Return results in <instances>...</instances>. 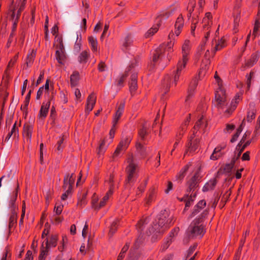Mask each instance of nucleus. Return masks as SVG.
<instances>
[{"label": "nucleus", "mask_w": 260, "mask_h": 260, "mask_svg": "<svg viewBox=\"0 0 260 260\" xmlns=\"http://www.w3.org/2000/svg\"><path fill=\"white\" fill-rule=\"evenodd\" d=\"M236 164L235 162H233L232 160L230 164H226L224 167V170L228 172H230L233 168L236 167Z\"/></svg>", "instance_id": "41"}, {"label": "nucleus", "mask_w": 260, "mask_h": 260, "mask_svg": "<svg viewBox=\"0 0 260 260\" xmlns=\"http://www.w3.org/2000/svg\"><path fill=\"white\" fill-rule=\"evenodd\" d=\"M126 76H127V74H126V73H125L124 74L121 75L120 76H119V77L117 79L116 82H117V84L118 86H122L123 82Z\"/></svg>", "instance_id": "40"}, {"label": "nucleus", "mask_w": 260, "mask_h": 260, "mask_svg": "<svg viewBox=\"0 0 260 260\" xmlns=\"http://www.w3.org/2000/svg\"><path fill=\"white\" fill-rule=\"evenodd\" d=\"M123 146H124V143L123 141H121L119 144H118V145L117 146L116 150H115L113 154V159H114L116 157H118L121 152L123 151V150H125V149L123 148Z\"/></svg>", "instance_id": "21"}, {"label": "nucleus", "mask_w": 260, "mask_h": 260, "mask_svg": "<svg viewBox=\"0 0 260 260\" xmlns=\"http://www.w3.org/2000/svg\"><path fill=\"white\" fill-rule=\"evenodd\" d=\"M35 57V53L33 52H31L30 54L27 55L26 61V64L27 67L30 66L32 64Z\"/></svg>", "instance_id": "34"}, {"label": "nucleus", "mask_w": 260, "mask_h": 260, "mask_svg": "<svg viewBox=\"0 0 260 260\" xmlns=\"http://www.w3.org/2000/svg\"><path fill=\"white\" fill-rule=\"evenodd\" d=\"M172 10L171 11H168L165 12H163L162 14H161L157 18V24L156 25H154L152 26L151 28H150L145 34V37L146 38H149L151 36H152L155 33H156L158 30V27L160 25V18H162L163 19H166L168 18L172 14Z\"/></svg>", "instance_id": "5"}, {"label": "nucleus", "mask_w": 260, "mask_h": 260, "mask_svg": "<svg viewBox=\"0 0 260 260\" xmlns=\"http://www.w3.org/2000/svg\"><path fill=\"white\" fill-rule=\"evenodd\" d=\"M196 247H197V246L194 245L192 247H190V248L189 249V250L187 252V256L191 255L193 253V252L195 250Z\"/></svg>", "instance_id": "64"}, {"label": "nucleus", "mask_w": 260, "mask_h": 260, "mask_svg": "<svg viewBox=\"0 0 260 260\" xmlns=\"http://www.w3.org/2000/svg\"><path fill=\"white\" fill-rule=\"evenodd\" d=\"M133 42V38L131 35H127L123 42V47L126 49Z\"/></svg>", "instance_id": "31"}, {"label": "nucleus", "mask_w": 260, "mask_h": 260, "mask_svg": "<svg viewBox=\"0 0 260 260\" xmlns=\"http://www.w3.org/2000/svg\"><path fill=\"white\" fill-rule=\"evenodd\" d=\"M130 92L132 93L137 87V74L134 73L131 77V81L129 82Z\"/></svg>", "instance_id": "14"}, {"label": "nucleus", "mask_w": 260, "mask_h": 260, "mask_svg": "<svg viewBox=\"0 0 260 260\" xmlns=\"http://www.w3.org/2000/svg\"><path fill=\"white\" fill-rule=\"evenodd\" d=\"M104 145H105V141H103V142L100 144L99 148V150H98L99 154H100V153L103 154L106 151V148L104 146Z\"/></svg>", "instance_id": "51"}, {"label": "nucleus", "mask_w": 260, "mask_h": 260, "mask_svg": "<svg viewBox=\"0 0 260 260\" xmlns=\"http://www.w3.org/2000/svg\"><path fill=\"white\" fill-rule=\"evenodd\" d=\"M189 42L185 41L182 47V59L179 61L181 62V64H183V67H185L188 60L187 55L189 53Z\"/></svg>", "instance_id": "7"}, {"label": "nucleus", "mask_w": 260, "mask_h": 260, "mask_svg": "<svg viewBox=\"0 0 260 260\" xmlns=\"http://www.w3.org/2000/svg\"><path fill=\"white\" fill-rule=\"evenodd\" d=\"M212 16L210 13L208 12L206 14L205 17L203 19V22L204 23V28L206 29L208 26H210L212 24L211 19Z\"/></svg>", "instance_id": "26"}, {"label": "nucleus", "mask_w": 260, "mask_h": 260, "mask_svg": "<svg viewBox=\"0 0 260 260\" xmlns=\"http://www.w3.org/2000/svg\"><path fill=\"white\" fill-rule=\"evenodd\" d=\"M239 99H240V96H237L236 97L235 99L232 101L231 104V107L230 108H229L226 110V111H225L226 113L230 114L235 109V108L237 106V104L238 103V100H239Z\"/></svg>", "instance_id": "25"}, {"label": "nucleus", "mask_w": 260, "mask_h": 260, "mask_svg": "<svg viewBox=\"0 0 260 260\" xmlns=\"http://www.w3.org/2000/svg\"><path fill=\"white\" fill-rule=\"evenodd\" d=\"M96 102V98L91 94L87 98L86 112L89 113L92 109Z\"/></svg>", "instance_id": "11"}, {"label": "nucleus", "mask_w": 260, "mask_h": 260, "mask_svg": "<svg viewBox=\"0 0 260 260\" xmlns=\"http://www.w3.org/2000/svg\"><path fill=\"white\" fill-rule=\"evenodd\" d=\"M192 138H191L189 142L186 145L187 149L185 152L184 155H186L188 152L192 153L194 152L198 147L199 140L196 139L194 141H192Z\"/></svg>", "instance_id": "10"}, {"label": "nucleus", "mask_w": 260, "mask_h": 260, "mask_svg": "<svg viewBox=\"0 0 260 260\" xmlns=\"http://www.w3.org/2000/svg\"><path fill=\"white\" fill-rule=\"evenodd\" d=\"M201 209H200V208H197V205H196L194 207L193 211H192L191 216H195L197 213H198Z\"/></svg>", "instance_id": "61"}, {"label": "nucleus", "mask_w": 260, "mask_h": 260, "mask_svg": "<svg viewBox=\"0 0 260 260\" xmlns=\"http://www.w3.org/2000/svg\"><path fill=\"white\" fill-rule=\"evenodd\" d=\"M88 54L86 51L82 52L79 56L78 60L80 63H85L86 62Z\"/></svg>", "instance_id": "32"}, {"label": "nucleus", "mask_w": 260, "mask_h": 260, "mask_svg": "<svg viewBox=\"0 0 260 260\" xmlns=\"http://www.w3.org/2000/svg\"><path fill=\"white\" fill-rule=\"evenodd\" d=\"M178 231H179V228H175L172 231V232L170 233V237L171 238H172V237H174L175 236V235H176L177 234Z\"/></svg>", "instance_id": "63"}, {"label": "nucleus", "mask_w": 260, "mask_h": 260, "mask_svg": "<svg viewBox=\"0 0 260 260\" xmlns=\"http://www.w3.org/2000/svg\"><path fill=\"white\" fill-rule=\"evenodd\" d=\"M89 44L93 51H98V42L96 38L93 37H90L88 38Z\"/></svg>", "instance_id": "27"}, {"label": "nucleus", "mask_w": 260, "mask_h": 260, "mask_svg": "<svg viewBox=\"0 0 260 260\" xmlns=\"http://www.w3.org/2000/svg\"><path fill=\"white\" fill-rule=\"evenodd\" d=\"M223 47H224V45H223V43H222L221 40L220 42L216 43V45L213 50V52L214 54L215 53V52L217 51H218V50L223 48Z\"/></svg>", "instance_id": "44"}, {"label": "nucleus", "mask_w": 260, "mask_h": 260, "mask_svg": "<svg viewBox=\"0 0 260 260\" xmlns=\"http://www.w3.org/2000/svg\"><path fill=\"white\" fill-rule=\"evenodd\" d=\"M149 222L148 218H145V219H142L139 221L137 224V229L139 231H143L145 225L147 224Z\"/></svg>", "instance_id": "30"}, {"label": "nucleus", "mask_w": 260, "mask_h": 260, "mask_svg": "<svg viewBox=\"0 0 260 260\" xmlns=\"http://www.w3.org/2000/svg\"><path fill=\"white\" fill-rule=\"evenodd\" d=\"M137 149L140 154L142 156H145L147 153L146 148L140 143H138L137 144Z\"/></svg>", "instance_id": "33"}, {"label": "nucleus", "mask_w": 260, "mask_h": 260, "mask_svg": "<svg viewBox=\"0 0 260 260\" xmlns=\"http://www.w3.org/2000/svg\"><path fill=\"white\" fill-rule=\"evenodd\" d=\"M255 118V111L252 110V111H249L247 113V120L248 122H250L253 119Z\"/></svg>", "instance_id": "43"}, {"label": "nucleus", "mask_w": 260, "mask_h": 260, "mask_svg": "<svg viewBox=\"0 0 260 260\" xmlns=\"http://www.w3.org/2000/svg\"><path fill=\"white\" fill-rule=\"evenodd\" d=\"M79 80V73L77 71H74L71 76L70 81L72 86H76L78 81Z\"/></svg>", "instance_id": "24"}, {"label": "nucleus", "mask_w": 260, "mask_h": 260, "mask_svg": "<svg viewBox=\"0 0 260 260\" xmlns=\"http://www.w3.org/2000/svg\"><path fill=\"white\" fill-rule=\"evenodd\" d=\"M200 218H196L190 224L186 232V235L188 240L190 238L199 236L202 237L204 234L203 226L201 223Z\"/></svg>", "instance_id": "2"}, {"label": "nucleus", "mask_w": 260, "mask_h": 260, "mask_svg": "<svg viewBox=\"0 0 260 260\" xmlns=\"http://www.w3.org/2000/svg\"><path fill=\"white\" fill-rule=\"evenodd\" d=\"M197 208L202 209L206 206V202L204 200L200 201L197 205Z\"/></svg>", "instance_id": "57"}, {"label": "nucleus", "mask_w": 260, "mask_h": 260, "mask_svg": "<svg viewBox=\"0 0 260 260\" xmlns=\"http://www.w3.org/2000/svg\"><path fill=\"white\" fill-rule=\"evenodd\" d=\"M208 214V211L207 210H205L202 212L200 217L198 218L201 219V223L203 221V219L207 216Z\"/></svg>", "instance_id": "58"}, {"label": "nucleus", "mask_w": 260, "mask_h": 260, "mask_svg": "<svg viewBox=\"0 0 260 260\" xmlns=\"http://www.w3.org/2000/svg\"><path fill=\"white\" fill-rule=\"evenodd\" d=\"M16 222V213L15 211H12V214L9 219V228L13 226Z\"/></svg>", "instance_id": "35"}, {"label": "nucleus", "mask_w": 260, "mask_h": 260, "mask_svg": "<svg viewBox=\"0 0 260 260\" xmlns=\"http://www.w3.org/2000/svg\"><path fill=\"white\" fill-rule=\"evenodd\" d=\"M243 151L244 150L241 148V146H240V145H237L232 159L233 162L237 163L238 159Z\"/></svg>", "instance_id": "16"}, {"label": "nucleus", "mask_w": 260, "mask_h": 260, "mask_svg": "<svg viewBox=\"0 0 260 260\" xmlns=\"http://www.w3.org/2000/svg\"><path fill=\"white\" fill-rule=\"evenodd\" d=\"M51 100L52 98L50 96L49 97V101L47 103H43L42 104V105L40 111V117L42 118H45L47 116L50 105V101Z\"/></svg>", "instance_id": "13"}, {"label": "nucleus", "mask_w": 260, "mask_h": 260, "mask_svg": "<svg viewBox=\"0 0 260 260\" xmlns=\"http://www.w3.org/2000/svg\"><path fill=\"white\" fill-rule=\"evenodd\" d=\"M217 181L215 179L210 180L207 182L203 188V191H207L213 189L216 184Z\"/></svg>", "instance_id": "18"}, {"label": "nucleus", "mask_w": 260, "mask_h": 260, "mask_svg": "<svg viewBox=\"0 0 260 260\" xmlns=\"http://www.w3.org/2000/svg\"><path fill=\"white\" fill-rule=\"evenodd\" d=\"M249 153L250 152L249 151H246V152H245L242 157H241V159L242 160H249L250 159V156H249Z\"/></svg>", "instance_id": "56"}, {"label": "nucleus", "mask_w": 260, "mask_h": 260, "mask_svg": "<svg viewBox=\"0 0 260 260\" xmlns=\"http://www.w3.org/2000/svg\"><path fill=\"white\" fill-rule=\"evenodd\" d=\"M165 51L166 46L164 44L160 45V46L155 50V52L153 54V62L154 63L156 62L157 59L161 56L163 53H164Z\"/></svg>", "instance_id": "12"}, {"label": "nucleus", "mask_w": 260, "mask_h": 260, "mask_svg": "<svg viewBox=\"0 0 260 260\" xmlns=\"http://www.w3.org/2000/svg\"><path fill=\"white\" fill-rule=\"evenodd\" d=\"M63 207V206H55L54 208V211L56 212V214L57 215H59L61 213L62 211V208Z\"/></svg>", "instance_id": "59"}, {"label": "nucleus", "mask_w": 260, "mask_h": 260, "mask_svg": "<svg viewBox=\"0 0 260 260\" xmlns=\"http://www.w3.org/2000/svg\"><path fill=\"white\" fill-rule=\"evenodd\" d=\"M199 180V175L198 173H196L188 182V187L186 190V193L185 195V210H187L193 204L196 197Z\"/></svg>", "instance_id": "1"}, {"label": "nucleus", "mask_w": 260, "mask_h": 260, "mask_svg": "<svg viewBox=\"0 0 260 260\" xmlns=\"http://www.w3.org/2000/svg\"><path fill=\"white\" fill-rule=\"evenodd\" d=\"M117 226V222L116 221H114L113 222L111 226L109 233V234L110 236H112L115 233Z\"/></svg>", "instance_id": "38"}, {"label": "nucleus", "mask_w": 260, "mask_h": 260, "mask_svg": "<svg viewBox=\"0 0 260 260\" xmlns=\"http://www.w3.org/2000/svg\"><path fill=\"white\" fill-rule=\"evenodd\" d=\"M122 114V112L116 111L115 116L113 119V126L115 127V125L116 124L117 122H118L119 119L120 118L121 115Z\"/></svg>", "instance_id": "37"}, {"label": "nucleus", "mask_w": 260, "mask_h": 260, "mask_svg": "<svg viewBox=\"0 0 260 260\" xmlns=\"http://www.w3.org/2000/svg\"><path fill=\"white\" fill-rule=\"evenodd\" d=\"M253 74H254L253 72H251L250 73L249 75L246 76L247 77L246 84H247V87L248 89H249L250 88V84H251V80L252 77L253 75Z\"/></svg>", "instance_id": "48"}, {"label": "nucleus", "mask_w": 260, "mask_h": 260, "mask_svg": "<svg viewBox=\"0 0 260 260\" xmlns=\"http://www.w3.org/2000/svg\"><path fill=\"white\" fill-rule=\"evenodd\" d=\"M26 0H23V2H21L20 7L19 9L18 10L17 13L16 14V12L14 11L12 12V18L13 21V25H14V29L16 27V26L17 25V20L19 18V16L20 15L21 11L23 10L24 6H25V1Z\"/></svg>", "instance_id": "9"}, {"label": "nucleus", "mask_w": 260, "mask_h": 260, "mask_svg": "<svg viewBox=\"0 0 260 260\" xmlns=\"http://www.w3.org/2000/svg\"><path fill=\"white\" fill-rule=\"evenodd\" d=\"M183 25V19L182 16L179 17L175 23V28H181Z\"/></svg>", "instance_id": "39"}, {"label": "nucleus", "mask_w": 260, "mask_h": 260, "mask_svg": "<svg viewBox=\"0 0 260 260\" xmlns=\"http://www.w3.org/2000/svg\"><path fill=\"white\" fill-rule=\"evenodd\" d=\"M63 140H64L63 138H62L61 139L59 140L57 142V150L59 151H62V150L63 149V146H62V144L63 143Z\"/></svg>", "instance_id": "55"}, {"label": "nucleus", "mask_w": 260, "mask_h": 260, "mask_svg": "<svg viewBox=\"0 0 260 260\" xmlns=\"http://www.w3.org/2000/svg\"><path fill=\"white\" fill-rule=\"evenodd\" d=\"M78 39H79L78 35H77V41H76V42L75 44V46H74V51L76 52H78L80 51V48H81V43L80 42L81 39H80L79 42L78 41Z\"/></svg>", "instance_id": "46"}, {"label": "nucleus", "mask_w": 260, "mask_h": 260, "mask_svg": "<svg viewBox=\"0 0 260 260\" xmlns=\"http://www.w3.org/2000/svg\"><path fill=\"white\" fill-rule=\"evenodd\" d=\"M44 86V88L45 90V93L47 94L49 96V98L50 97L49 95V80H47L46 82V83ZM51 97L52 98V97L51 96Z\"/></svg>", "instance_id": "53"}, {"label": "nucleus", "mask_w": 260, "mask_h": 260, "mask_svg": "<svg viewBox=\"0 0 260 260\" xmlns=\"http://www.w3.org/2000/svg\"><path fill=\"white\" fill-rule=\"evenodd\" d=\"M185 67H183V64H181V62L179 61L177 64V70L176 71V73L174 77V81L175 85H176L177 84V82L178 81L180 74L181 73V72L182 70Z\"/></svg>", "instance_id": "20"}, {"label": "nucleus", "mask_w": 260, "mask_h": 260, "mask_svg": "<svg viewBox=\"0 0 260 260\" xmlns=\"http://www.w3.org/2000/svg\"><path fill=\"white\" fill-rule=\"evenodd\" d=\"M17 189H18V188ZM17 191L18 190H16L14 193V194L12 196L9 202V208L12 209V211H15V202L17 198Z\"/></svg>", "instance_id": "29"}, {"label": "nucleus", "mask_w": 260, "mask_h": 260, "mask_svg": "<svg viewBox=\"0 0 260 260\" xmlns=\"http://www.w3.org/2000/svg\"><path fill=\"white\" fill-rule=\"evenodd\" d=\"M222 154L221 152L219 153V152H215V149H214L212 154L210 156V159L212 160H216L219 158Z\"/></svg>", "instance_id": "42"}, {"label": "nucleus", "mask_w": 260, "mask_h": 260, "mask_svg": "<svg viewBox=\"0 0 260 260\" xmlns=\"http://www.w3.org/2000/svg\"><path fill=\"white\" fill-rule=\"evenodd\" d=\"M108 199V193H106V194L103 197L102 200L100 202L98 208H101V207H103L105 205V203Z\"/></svg>", "instance_id": "50"}, {"label": "nucleus", "mask_w": 260, "mask_h": 260, "mask_svg": "<svg viewBox=\"0 0 260 260\" xmlns=\"http://www.w3.org/2000/svg\"><path fill=\"white\" fill-rule=\"evenodd\" d=\"M55 57L59 63L61 64L63 63V61L66 58V55L62 43L60 44L59 49L56 51Z\"/></svg>", "instance_id": "8"}, {"label": "nucleus", "mask_w": 260, "mask_h": 260, "mask_svg": "<svg viewBox=\"0 0 260 260\" xmlns=\"http://www.w3.org/2000/svg\"><path fill=\"white\" fill-rule=\"evenodd\" d=\"M207 122L204 121L203 117H201L196 122V125L194 126V129H196L198 128L202 129L203 133H204L205 132V128L207 127Z\"/></svg>", "instance_id": "19"}, {"label": "nucleus", "mask_w": 260, "mask_h": 260, "mask_svg": "<svg viewBox=\"0 0 260 260\" xmlns=\"http://www.w3.org/2000/svg\"><path fill=\"white\" fill-rule=\"evenodd\" d=\"M167 212L166 210H164L161 212L158 218V223H156L154 224L155 226L154 228L153 226H152L151 228L149 229V234L153 233L155 231H156V233H160L162 232L164 229H162V230H158V228L160 227L161 228H163L164 226H165V228L168 227L169 224L171 223V220H170L169 219L166 222V218L167 217Z\"/></svg>", "instance_id": "4"}, {"label": "nucleus", "mask_w": 260, "mask_h": 260, "mask_svg": "<svg viewBox=\"0 0 260 260\" xmlns=\"http://www.w3.org/2000/svg\"><path fill=\"white\" fill-rule=\"evenodd\" d=\"M107 69V67L106 66L105 62L102 61H101L98 66V69H99V71L104 72V71H106Z\"/></svg>", "instance_id": "49"}, {"label": "nucleus", "mask_w": 260, "mask_h": 260, "mask_svg": "<svg viewBox=\"0 0 260 260\" xmlns=\"http://www.w3.org/2000/svg\"><path fill=\"white\" fill-rule=\"evenodd\" d=\"M197 85V79H194L191 83L189 85L188 89V95L186 98V101H187L189 97L191 96L192 93Z\"/></svg>", "instance_id": "22"}, {"label": "nucleus", "mask_w": 260, "mask_h": 260, "mask_svg": "<svg viewBox=\"0 0 260 260\" xmlns=\"http://www.w3.org/2000/svg\"><path fill=\"white\" fill-rule=\"evenodd\" d=\"M57 240V238L56 235H52L49 240L47 239H45V241L46 248L48 249L51 247H55L56 245Z\"/></svg>", "instance_id": "17"}, {"label": "nucleus", "mask_w": 260, "mask_h": 260, "mask_svg": "<svg viewBox=\"0 0 260 260\" xmlns=\"http://www.w3.org/2000/svg\"><path fill=\"white\" fill-rule=\"evenodd\" d=\"M148 134L147 127L143 125L142 128L139 132V135L142 140H144L145 136Z\"/></svg>", "instance_id": "36"}, {"label": "nucleus", "mask_w": 260, "mask_h": 260, "mask_svg": "<svg viewBox=\"0 0 260 260\" xmlns=\"http://www.w3.org/2000/svg\"><path fill=\"white\" fill-rule=\"evenodd\" d=\"M259 56L257 54H253L251 58L245 63V66L248 68L252 67L258 60Z\"/></svg>", "instance_id": "23"}, {"label": "nucleus", "mask_w": 260, "mask_h": 260, "mask_svg": "<svg viewBox=\"0 0 260 260\" xmlns=\"http://www.w3.org/2000/svg\"><path fill=\"white\" fill-rule=\"evenodd\" d=\"M218 90L215 93V100L213 102V104L215 107L222 108L225 105L226 102L225 99L224 97L225 91L220 87H219Z\"/></svg>", "instance_id": "6"}, {"label": "nucleus", "mask_w": 260, "mask_h": 260, "mask_svg": "<svg viewBox=\"0 0 260 260\" xmlns=\"http://www.w3.org/2000/svg\"><path fill=\"white\" fill-rule=\"evenodd\" d=\"M44 86L41 87L37 92V99H39L43 93Z\"/></svg>", "instance_id": "62"}, {"label": "nucleus", "mask_w": 260, "mask_h": 260, "mask_svg": "<svg viewBox=\"0 0 260 260\" xmlns=\"http://www.w3.org/2000/svg\"><path fill=\"white\" fill-rule=\"evenodd\" d=\"M32 126L30 125H25L24 126L23 135L27 141L30 142Z\"/></svg>", "instance_id": "15"}, {"label": "nucleus", "mask_w": 260, "mask_h": 260, "mask_svg": "<svg viewBox=\"0 0 260 260\" xmlns=\"http://www.w3.org/2000/svg\"><path fill=\"white\" fill-rule=\"evenodd\" d=\"M127 166L126 168L127 179L126 180L125 187L128 188L131 183L134 182V178L137 175L138 166L135 162L134 157L130 156L127 159Z\"/></svg>", "instance_id": "3"}, {"label": "nucleus", "mask_w": 260, "mask_h": 260, "mask_svg": "<svg viewBox=\"0 0 260 260\" xmlns=\"http://www.w3.org/2000/svg\"><path fill=\"white\" fill-rule=\"evenodd\" d=\"M72 189V188H71V185H70L68 187V189L66 191V192L61 196L62 200H65L68 198V195L71 192Z\"/></svg>", "instance_id": "45"}, {"label": "nucleus", "mask_w": 260, "mask_h": 260, "mask_svg": "<svg viewBox=\"0 0 260 260\" xmlns=\"http://www.w3.org/2000/svg\"><path fill=\"white\" fill-rule=\"evenodd\" d=\"M30 94H31V90H30L28 93L27 94L25 100V106L27 107L29 104V99L30 97Z\"/></svg>", "instance_id": "60"}, {"label": "nucleus", "mask_w": 260, "mask_h": 260, "mask_svg": "<svg viewBox=\"0 0 260 260\" xmlns=\"http://www.w3.org/2000/svg\"><path fill=\"white\" fill-rule=\"evenodd\" d=\"M98 199L96 198H93L92 200V208H94V209L95 210H99L100 208H98L99 207V205H97V202H98Z\"/></svg>", "instance_id": "54"}, {"label": "nucleus", "mask_w": 260, "mask_h": 260, "mask_svg": "<svg viewBox=\"0 0 260 260\" xmlns=\"http://www.w3.org/2000/svg\"><path fill=\"white\" fill-rule=\"evenodd\" d=\"M68 181L69 183V186L70 185H71V188H72V185L73 184L74 182L75 178L74 177V174H72L70 176L69 175H68Z\"/></svg>", "instance_id": "52"}, {"label": "nucleus", "mask_w": 260, "mask_h": 260, "mask_svg": "<svg viewBox=\"0 0 260 260\" xmlns=\"http://www.w3.org/2000/svg\"><path fill=\"white\" fill-rule=\"evenodd\" d=\"M250 133L251 132L250 131H246L238 145L241 146L242 144L245 142L247 137L250 135Z\"/></svg>", "instance_id": "47"}, {"label": "nucleus", "mask_w": 260, "mask_h": 260, "mask_svg": "<svg viewBox=\"0 0 260 260\" xmlns=\"http://www.w3.org/2000/svg\"><path fill=\"white\" fill-rule=\"evenodd\" d=\"M18 129L16 126V123H15L11 131V132L8 134L7 136L5 138V141H8L11 137L13 135L14 137H16L18 135Z\"/></svg>", "instance_id": "28"}]
</instances>
